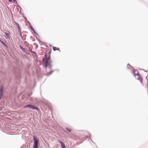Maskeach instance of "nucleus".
Returning a JSON list of instances; mask_svg holds the SVG:
<instances>
[{
  "label": "nucleus",
  "mask_w": 148,
  "mask_h": 148,
  "mask_svg": "<svg viewBox=\"0 0 148 148\" xmlns=\"http://www.w3.org/2000/svg\"><path fill=\"white\" fill-rule=\"evenodd\" d=\"M51 63H48V67L49 69L50 70L52 69L53 65L50 64Z\"/></svg>",
  "instance_id": "9d476101"
},
{
  "label": "nucleus",
  "mask_w": 148,
  "mask_h": 148,
  "mask_svg": "<svg viewBox=\"0 0 148 148\" xmlns=\"http://www.w3.org/2000/svg\"><path fill=\"white\" fill-rule=\"evenodd\" d=\"M29 27L30 28V29H31V30H32L33 29H34L33 27L31 25H29Z\"/></svg>",
  "instance_id": "4be33fe9"
},
{
  "label": "nucleus",
  "mask_w": 148,
  "mask_h": 148,
  "mask_svg": "<svg viewBox=\"0 0 148 148\" xmlns=\"http://www.w3.org/2000/svg\"><path fill=\"white\" fill-rule=\"evenodd\" d=\"M8 1L9 2H12V0H8Z\"/></svg>",
  "instance_id": "cd10ccee"
},
{
  "label": "nucleus",
  "mask_w": 148,
  "mask_h": 148,
  "mask_svg": "<svg viewBox=\"0 0 148 148\" xmlns=\"http://www.w3.org/2000/svg\"><path fill=\"white\" fill-rule=\"evenodd\" d=\"M24 18H25V22H27L29 24V25H31V23L30 22H29V21H28L27 20V18L25 17H24Z\"/></svg>",
  "instance_id": "a211bd4d"
},
{
  "label": "nucleus",
  "mask_w": 148,
  "mask_h": 148,
  "mask_svg": "<svg viewBox=\"0 0 148 148\" xmlns=\"http://www.w3.org/2000/svg\"><path fill=\"white\" fill-rule=\"evenodd\" d=\"M31 53H34L35 54H36V52L33 51H31Z\"/></svg>",
  "instance_id": "b1692460"
},
{
  "label": "nucleus",
  "mask_w": 148,
  "mask_h": 148,
  "mask_svg": "<svg viewBox=\"0 0 148 148\" xmlns=\"http://www.w3.org/2000/svg\"><path fill=\"white\" fill-rule=\"evenodd\" d=\"M31 109L33 110H36L38 112V111L39 110H40L39 108L38 107H37L35 105H32Z\"/></svg>",
  "instance_id": "20e7f679"
},
{
  "label": "nucleus",
  "mask_w": 148,
  "mask_h": 148,
  "mask_svg": "<svg viewBox=\"0 0 148 148\" xmlns=\"http://www.w3.org/2000/svg\"><path fill=\"white\" fill-rule=\"evenodd\" d=\"M4 34H5L6 36L8 38H10V37H11V36H10V35H11L10 34H9L8 33L6 32H5Z\"/></svg>",
  "instance_id": "f8f14e48"
},
{
  "label": "nucleus",
  "mask_w": 148,
  "mask_h": 148,
  "mask_svg": "<svg viewBox=\"0 0 148 148\" xmlns=\"http://www.w3.org/2000/svg\"><path fill=\"white\" fill-rule=\"evenodd\" d=\"M38 41H39V42H41L39 40H38Z\"/></svg>",
  "instance_id": "c9c22d12"
},
{
  "label": "nucleus",
  "mask_w": 148,
  "mask_h": 148,
  "mask_svg": "<svg viewBox=\"0 0 148 148\" xmlns=\"http://www.w3.org/2000/svg\"><path fill=\"white\" fill-rule=\"evenodd\" d=\"M13 1L14 2H15V1H16V0H13Z\"/></svg>",
  "instance_id": "2f4dec72"
},
{
  "label": "nucleus",
  "mask_w": 148,
  "mask_h": 148,
  "mask_svg": "<svg viewBox=\"0 0 148 148\" xmlns=\"http://www.w3.org/2000/svg\"><path fill=\"white\" fill-rule=\"evenodd\" d=\"M55 70H52L50 72L47 73L46 74V75L47 76H49L50 75L52 74Z\"/></svg>",
  "instance_id": "1a4fd4ad"
},
{
  "label": "nucleus",
  "mask_w": 148,
  "mask_h": 148,
  "mask_svg": "<svg viewBox=\"0 0 148 148\" xmlns=\"http://www.w3.org/2000/svg\"><path fill=\"white\" fill-rule=\"evenodd\" d=\"M88 134L89 135V136H90V140L92 142H93L92 141V140L91 138V137H90V133H89V132H88Z\"/></svg>",
  "instance_id": "393cba45"
},
{
  "label": "nucleus",
  "mask_w": 148,
  "mask_h": 148,
  "mask_svg": "<svg viewBox=\"0 0 148 148\" xmlns=\"http://www.w3.org/2000/svg\"><path fill=\"white\" fill-rule=\"evenodd\" d=\"M136 75H138V77L140 76L139 75V73L138 71H137V73L136 74Z\"/></svg>",
  "instance_id": "aec40b11"
},
{
  "label": "nucleus",
  "mask_w": 148,
  "mask_h": 148,
  "mask_svg": "<svg viewBox=\"0 0 148 148\" xmlns=\"http://www.w3.org/2000/svg\"><path fill=\"white\" fill-rule=\"evenodd\" d=\"M59 142L61 144L63 142H62L61 141H59Z\"/></svg>",
  "instance_id": "bb28decb"
},
{
  "label": "nucleus",
  "mask_w": 148,
  "mask_h": 148,
  "mask_svg": "<svg viewBox=\"0 0 148 148\" xmlns=\"http://www.w3.org/2000/svg\"><path fill=\"white\" fill-rule=\"evenodd\" d=\"M3 41H4V40L0 38V42L1 43Z\"/></svg>",
  "instance_id": "412c9836"
},
{
  "label": "nucleus",
  "mask_w": 148,
  "mask_h": 148,
  "mask_svg": "<svg viewBox=\"0 0 148 148\" xmlns=\"http://www.w3.org/2000/svg\"><path fill=\"white\" fill-rule=\"evenodd\" d=\"M61 145L62 147V148H66L65 144L63 142L61 144Z\"/></svg>",
  "instance_id": "f3484780"
},
{
  "label": "nucleus",
  "mask_w": 148,
  "mask_h": 148,
  "mask_svg": "<svg viewBox=\"0 0 148 148\" xmlns=\"http://www.w3.org/2000/svg\"><path fill=\"white\" fill-rule=\"evenodd\" d=\"M42 66L46 69L48 67V63H51V56L49 55L48 57H44L42 60Z\"/></svg>",
  "instance_id": "f257e3e1"
},
{
  "label": "nucleus",
  "mask_w": 148,
  "mask_h": 148,
  "mask_svg": "<svg viewBox=\"0 0 148 148\" xmlns=\"http://www.w3.org/2000/svg\"><path fill=\"white\" fill-rule=\"evenodd\" d=\"M44 56H45V57H47V54L46 53L45 55Z\"/></svg>",
  "instance_id": "a878e982"
},
{
  "label": "nucleus",
  "mask_w": 148,
  "mask_h": 148,
  "mask_svg": "<svg viewBox=\"0 0 148 148\" xmlns=\"http://www.w3.org/2000/svg\"><path fill=\"white\" fill-rule=\"evenodd\" d=\"M26 77L25 78V80H26Z\"/></svg>",
  "instance_id": "e433bc0d"
},
{
  "label": "nucleus",
  "mask_w": 148,
  "mask_h": 148,
  "mask_svg": "<svg viewBox=\"0 0 148 148\" xmlns=\"http://www.w3.org/2000/svg\"><path fill=\"white\" fill-rule=\"evenodd\" d=\"M61 145L62 147V148H66L65 144L63 142L61 144Z\"/></svg>",
  "instance_id": "dca6fc26"
},
{
  "label": "nucleus",
  "mask_w": 148,
  "mask_h": 148,
  "mask_svg": "<svg viewBox=\"0 0 148 148\" xmlns=\"http://www.w3.org/2000/svg\"><path fill=\"white\" fill-rule=\"evenodd\" d=\"M32 30L33 31L35 35H37L38 36V34L36 32L34 28Z\"/></svg>",
  "instance_id": "2eb2a0df"
},
{
  "label": "nucleus",
  "mask_w": 148,
  "mask_h": 148,
  "mask_svg": "<svg viewBox=\"0 0 148 148\" xmlns=\"http://www.w3.org/2000/svg\"><path fill=\"white\" fill-rule=\"evenodd\" d=\"M18 31L19 32L20 34H22L21 32V29H20V30H18Z\"/></svg>",
  "instance_id": "5701e85b"
},
{
  "label": "nucleus",
  "mask_w": 148,
  "mask_h": 148,
  "mask_svg": "<svg viewBox=\"0 0 148 148\" xmlns=\"http://www.w3.org/2000/svg\"><path fill=\"white\" fill-rule=\"evenodd\" d=\"M66 130H67L68 132H71V129L70 128H69L68 127H66Z\"/></svg>",
  "instance_id": "6ab92c4d"
},
{
  "label": "nucleus",
  "mask_w": 148,
  "mask_h": 148,
  "mask_svg": "<svg viewBox=\"0 0 148 148\" xmlns=\"http://www.w3.org/2000/svg\"><path fill=\"white\" fill-rule=\"evenodd\" d=\"M19 47L20 49L24 53H27V52L26 51L25 49L23 48L22 46L20 45Z\"/></svg>",
  "instance_id": "423d86ee"
},
{
  "label": "nucleus",
  "mask_w": 148,
  "mask_h": 148,
  "mask_svg": "<svg viewBox=\"0 0 148 148\" xmlns=\"http://www.w3.org/2000/svg\"><path fill=\"white\" fill-rule=\"evenodd\" d=\"M33 137L34 144L32 148H38L40 145L39 139H37V137L35 136H33Z\"/></svg>",
  "instance_id": "f03ea898"
},
{
  "label": "nucleus",
  "mask_w": 148,
  "mask_h": 148,
  "mask_svg": "<svg viewBox=\"0 0 148 148\" xmlns=\"http://www.w3.org/2000/svg\"><path fill=\"white\" fill-rule=\"evenodd\" d=\"M127 68H128V69H130V68L129 67H127Z\"/></svg>",
  "instance_id": "4c0bfd02"
},
{
  "label": "nucleus",
  "mask_w": 148,
  "mask_h": 148,
  "mask_svg": "<svg viewBox=\"0 0 148 148\" xmlns=\"http://www.w3.org/2000/svg\"><path fill=\"white\" fill-rule=\"evenodd\" d=\"M142 70H143V71H144L145 72H146V71L145 70L143 69H142Z\"/></svg>",
  "instance_id": "c756f323"
},
{
  "label": "nucleus",
  "mask_w": 148,
  "mask_h": 148,
  "mask_svg": "<svg viewBox=\"0 0 148 148\" xmlns=\"http://www.w3.org/2000/svg\"><path fill=\"white\" fill-rule=\"evenodd\" d=\"M36 39H37V40H38V39H37V38H36Z\"/></svg>",
  "instance_id": "a19ab883"
},
{
  "label": "nucleus",
  "mask_w": 148,
  "mask_h": 148,
  "mask_svg": "<svg viewBox=\"0 0 148 148\" xmlns=\"http://www.w3.org/2000/svg\"><path fill=\"white\" fill-rule=\"evenodd\" d=\"M11 135H14V134H11Z\"/></svg>",
  "instance_id": "58836bf2"
},
{
  "label": "nucleus",
  "mask_w": 148,
  "mask_h": 148,
  "mask_svg": "<svg viewBox=\"0 0 148 148\" xmlns=\"http://www.w3.org/2000/svg\"><path fill=\"white\" fill-rule=\"evenodd\" d=\"M30 100H31V101H32V99H30Z\"/></svg>",
  "instance_id": "ea45409f"
},
{
  "label": "nucleus",
  "mask_w": 148,
  "mask_h": 148,
  "mask_svg": "<svg viewBox=\"0 0 148 148\" xmlns=\"http://www.w3.org/2000/svg\"><path fill=\"white\" fill-rule=\"evenodd\" d=\"M147 76L146 77V79H147V82H148V79H147Z\"/></svg>",
  "instance_id": "7c9ffc66"
},
{
  "label": "nucleus",
  "mask_w": 148,
  "mask_h": 148,
  "mask_svg": "<svg viewBox=\"0 0 148 148\" xmlns=\"http://www.w3.org/2000/svg\"><path fill=\"white\" fill-rule=\"evenodd\" d=\"M32 94V93H31V94H30V95H28V96H30V95H31Z\"/></svg>",
  "instance_id": "f704fd0d"
},
{
  "label": "nucleus",
  "mask_w": 148,
  "mask_h": 148,
  "mask_svg": "<svg viewBox=\"0 0 148 148\" xmlns=\"http://www.w3.org/2000/svg\"><path fill=\"white\" fill-rule=\"evenodd\" d=\"M32 104H29L27 105L24 106V108L25 109L27 108H30L31 109L32 108Z\"/></svg>",
  "instance_id": "39448f33"
},
{
  "label": "nucleus",
  "mask_w": 148,
  "mask_h": 148,
  "mask_svg": "<svg viewBox=\"0 0 148 148\" xmlns=\"http://www.w3.org/2000/svg\"><path fill=\"white\" fill-rule=\"evenodd\" d=\"M136 79L137 80H139L140 82V83L142 84H143V78L142 77H141V76L138 77V78H136Z\"/></svg>",
  "instance_id": "6e6552de"
},
{
  "label": "nucleus",
  "mask_w": 148,
  "mask_h": 148,
  "mask_svg": "<svg viewBox=\"0 0 148 148\" xmlns=\"http://www.w3.org/2000/svg\"><path fill=\"white\" fill-rule=\"evenodd\" d=\"M20 37H21V38L22 39H23V38H22V34H20Z\"/></svg>",
  "instance_id": "c85d7f7f"
},
{
  "label": "nucleus",
  "mask_w": 148,
  "mask_h": 148,
  "mask_svg": "<svg viewBox=\"0 0 148 148\" xmlns=\"http://www.w3.org/2000/svg\"><path fill=\"white\" fill-rule=\"evenodd\" d=\"M51 53V52H49V54H50Z\"/></svg>",
  "instance_id": "473e14b6"
},
{
  "label": "nucleus",
  "mask_w": 148,
  "mask_h": 148,
  "mask_svg": "<svg viewBox=\"0 0 148 148\" xmlns=\"http://www.w3.org/2000/svg\"><path fill=\"white\" fill-rule=\"evenodd\" d=\"M135 71L136 70L134 69H132V73L133 75H134L135 77L136 78V74L135 73Z\"/></svg>",
  "instance_id": "9b49d317"
},
{
  "label": "nucleus",
  "mask_w": 148,
  "mask_h": 148,
  "mask_svg": "<svg viewBox=\"0 0 148 148\" xmlns=\"http://www.w3.org/2000/svg\"><path fill=\"white\" fill-rule=\"evenodd\" d=\"M6 48H8V45L7 44L5 43L4 41L2 42L1 43Z\"/></svg>",
  "instance_id": "ddd939ff"
},
{
  "label": "nucleus",
  "mask_w": 148,
  "mask_h": 148,
  "mask_svg": "<svg viewBox=\"0 0 148 148\" xmlns=\"http://www.w3.org/2000/svg\"><path fill=\"white\" fill-rule=\"evenodd\" d=\"M53 49L54 51H56L57 50H59V48L56 47H53Z\"/></svg>",
  "instance_id": "4468645a"
},
{
  "label": "nucleus",
  "mask_w": 148,
  "mask_h": 148,
  "mask_svg": "<svg viewBox=\"0 0 148 148\" xmlns=\"http://www.w3.org/2000/svg\"><path fill=\"white\" fill-rule=\"evenodd\" d=\"M129 65H130V66H131L129 64H128L127 66H128Z\"/></svg>",
  "instance_id": "72a5a7b5"
},
{
  "label": "nucleus",
  "mask_w": 148,
  "mask_h": 148,
  "mask_svg": "<svg viewBox=\"0 0 148 148\" xmlns=\"http://www.w3.org/2000/svg\"><path fill=\"white\" fill-rule=\"evenodd\" d=\"M4 88V86L3 85H1L0 88V100L3 96Z\"/></svg>",
  "instance_id": "7ed1b4c3"
},
{
  "label": "nucleus",
  "mask_w": 148,
  "mask_h": 148,
  "mask_svg": "<svg viewBox=\"0 0 148 148\" xmlns=\"http://www.w3.org/2000/svg\"><path fill=\"white\" fill-rule=\"evenodd\" d=\"M16 26V27L18 28V30H20V29H21L20 26L19 25V24L17 23L16 22H14Z\"/></svg>",
  "instance_id": "0eeeda50"
}]
</instances>
